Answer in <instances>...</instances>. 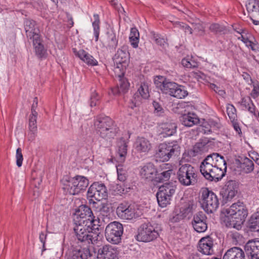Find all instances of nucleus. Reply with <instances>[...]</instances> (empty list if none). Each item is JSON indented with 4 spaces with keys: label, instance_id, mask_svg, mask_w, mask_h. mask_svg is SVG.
<instances>
[{
    "label": "nucleus",
    "instance_id": "obj_15",
    "mask_svg": "<svg viewBox=\"0 0 259 259\" xmlns=\"http://www.w3.org/2000/svg\"><path fill=\"white\" fill-rule=\"evenodd\" d=\"M154 83L163 93L170 96H171L175 87H177V83L170 81L162 76H156L154 79Z\"/></svg>",
    "mask_w": 259,
    "mask_h": 259
},
{
    "label": "nucleus",
    "instance_id": "obj_17",
    "mask_svg": "<svg viewBox=\"0 0 259 259\" xmlns=\"http://www.w3.org/2000/svg\"><path fill=\"white\" fill-rule=\"evenodd\" d=\"M195 205L193 200H188L182 203L179 212L172 218L174 222H179L191 214L194 209Z\"/></svg>",
    "mask_w": 259,
    "mask_h": 259
},
{
    "label": "nucleus",
    "instance_id": "obj_37",
    "mask_svg": "<svg viewBox=\"0 0 259 259\" xmlns=\"http://www.w3.org/2000/svg\"><path fill=\"white\" fill-rule=\"evenodd\" d=\"M188 94V93L187 91L185 89L184 86L180 85L177 84V87H175L171 96L178 99H182L186 97Z\"/></svg>",
    "mask_w": 259,
    "mask_h": 259
},
{
    "label": "nucleus",
    "instance_id": "obj_27",
    "mask_svg": "<svg viewBox=\"0 0 259 259\" xmlns=\"http://www.w3.org/2000/svg\"><path fill=\"white\" fill-rule=\"evenodd\" d=\"M130 83L126 78H120L117 85L111 88V93L115 96L124 94L128 91Z\"/></svg>",
    "mask_w": 259,
    "mask_h": 259
},
{
    "label": "nucleus",
    "instance_id": "obj_3",
    "mask_svg": "<svg viewBox=\"0 0 259 259\" xmlns=\"http://www.w3.org/2000/svg\"><path fill=\"white\" fill-rule=\"evenodd\" d=\"M95 229L85 224H75L73 230L78 241L94 244L101 239L98 227H95Z\"/></svg>",
    "mask_w": 259,
    "mask_h": 259
},
{
    "label": "nucleus",
    "instance_id": "obj_59",
    "mask_svg": "<svg viewBox=\"0 0 259 259\" xmlns=\"http://www.w3.org/2000/svg\"><path fill=\"white\" fill-rule=\"evenodd\" d=\"M100 210L101 213H103V215H107V214L110 211V208L108 204L107 203H102Z\"/></svg>",
    "mask_w": 259,
    "mask_h": 259
},
{
    "label": "nucleus",
    "instance_id": "obj_2",
    "mask_svg": "<svg viewBox=\"0 0 259 259\" xmlns=\"http://www.w3.org/2000/svg\"><path fill=\"white\" fill-rule=\"evenodd\" d=\"M94 128L96 133L101 138L111 141L118 132V127L109 117L99 115L94 119Z\"/></svg>",
    "mask_w": 259,
    "mask_h": 259
},
{
    "label": "nucleus",
    "instance_id": "obj_32",
    "mask_svg": "<svg viewBox=\"0 0 259 259\" xmlns=\"http://www.w3.org/2000/svg\"><path fill=\"white\" fill-rule=\"evenodd\" d=\"M162 130L161 134L165 135L166 136H171L176 132L177 128V124L172 122L162 123L159 125Z\"/></svg>",
    "mask_w": 259,
    "mask_h": 259
},
{
    "label": "nucleus",
    "instance_id": "obj_9",
    "mask_svg": "<svg viewBox=\"0 0 259 259\" xmlns=\"http://www.w3.org/2000/svg\"><path fill=\"white\" fill-rule=\"evenodd\" d=\"M201 203L202 207L207 213L213 212L219 206L217 196L207 188L201 190Z\"/></svg>",
    "mask_w": 259,
    "mask_h": 259
},
{
    "label": "nucleus",
    "instance_id": "obj_42",
    "mask_svg": "<svg viewBox=\"0 0 259 259\" xmlns=\"http://www.w3.org/2000/svg\"><path fill=\"white\" fill-rule=\"evenodd\" d=\"M156 197L158 203L161 207H165L167 205L170 203L171 198L164 195V194L162 195L157 192Z\"/></svg>",
    "mask_w": 259,
    "mask_h": 259
},
{
    "label": "nucleus",
    "instance_id": "obj_51",
    "mask_svg": "<svg viewBox=\"0 0 259 259\" xmlns=\"http://www.w3.org/2000/svg\"><path fill=\"white\" fill-rule=\"evenodd\" d=\"M100 97L99 95L94 92L92 93L90 98V105L91 107L96 106L99 104Z\"/></svg>",
    "mask_w": 259,
    "mask_h": 259
},
{
    "label": "nucleus",
    "instance_id": "obj_11",
    "mask_svg": "<svg viewBox=\"0 0 259 259\" xmlns=\"http://www.w3.org/2000/svg\"><path fill=\"white\" fill-rule=\"evenodd\" d=\"M107 196L108 191L106 187L104 184L99 182L93 183L87 192V197L90 198L89 200L90 202L94 200L100 201L106 199Z\"/></svg>",
    "mask_w": 259,
    "mask_h": 259
},
{
    "label": "nucleus",
    "instance_id": "obj_33",
    "mask_svg": "<svg viewBox=\"0 0 259 259\" xmlns=\"http://www.w3.org/2000/svg\"><path fill=\"white\" fill-rule=\"evenodd\" d=\"M128 141L127 139H125L122 137L119 139L117 143L118 146V154L120 156L121 160H124L126 154L127 150V144Z\"/></svg>",
    "mask_w": 259,
    "mask_h": 259
},
{
    "label": "nucleus",
    "instance_id": "obj_20",
    "mask_svg": "<svg viewBox=\"0 0 259 259\" xmlns=\"http://www.w3.org/2000/svg\"><path fill=\"white\" fill-rule=\"evenodd\" d=\"M98 259H118L116 248L110 245L100 248L97 253Z\"/></svg>",
    "mask_w": 259,
    "mask_h": 259
},
{
    "label": "nucleus",
    "instance_id": "obj_4",
    "mask_svg": "<svg viewBox=\"0 0 259 259\" xmlns=\"http://www.w3.org/2000/svg\"><path fill=\"white\" fill-rule=\"evenodd\" d=\"M177 172V178L180 183L184 186L195 185L198 181V172L190 164H180Z\"/></svg>",
    "mask_w": 259,
    "mask_h": 259
},
{
    "label": "nucleus",
    "instance_id": "obj_45",
    "mask_svg": "<svg viewBox=\"0 0 259 259\" xmlns=\"http://www.w3.org/2000/svg\"><path fill=\"white\" fill-rule=\"evenodd\" d=\"M227 112L228 115L231 120V121H234L237 118V114H236V109L235 107L232 104H228L227 107Z\"/></svg>",
    "mask_w": 259,
    "mask_h": 259
},
{
    "label": "nucleus",
    "instance_id": "obj_24",
    "mask_svg": "<svg viewBox=\"0 0 259 259\" xmlns=\"http://www.w3.org/2000/svg\"><path fill=\"white\" fill-rule=\"evenodd\" d=\"M213 239L209 236H207L200 240L198 250L204 254L210 255L213 253Z\"/></svg>",
    "mask_w": 259,
    "mask_h": 259
},
{
    "label": "nucleus",
    "instance_id": "obj_14",
    "mask_svg": "<svg viewBox=\"0 0 259 259\" xmlns=\"http://www.w3.org/2000/svg\"><path fill=\"white\" fill-rule=\"evenodd\" d=\"M116 213L119 218L124 220H132L138 217L135 205L128 202L119 204L116 208Z\"/></svg>",
    "mask_w": 259,
    "mask_h": 259
},
{
    "label": "nucleus",
    "instance_id": "obj_53",
    "mask_svg": "<svg viewBox=\"0 0 259 259\" xmlns=\"http://www.w3.org/2000/svg\"><path fill=\"white\" fill-rule=\"evenodd\" d=\"M193 30L198 32L199 35H203L204 32V28L200 23H192Z\"/></svg>",
    "mask_w": 259,
    "mask_h": 259
},
{
    "label": "nucleus",
    "instance_id": "obj_34",
    "mask_svg": "<svg viewBox=\"0 0 259 259\" xmlns=\"http://www.w3.org/2000/svg\"><path fill=\"white\" fill-rule=\"evenodd\" d=\"M244 109L247 110L250 113L255 114V106L250 97H244L238 102Z\"/></svg>",
    "mask_w": 259,
    "mask_h": 259
},
{
    "label": "nucleus",
    "instance_id": "obj_43",
    "mask_svg": "<svg viewBox=\"0 0 259 259\" xmlns=\"http://www.w3.org/2000/svg\"><path fill=\"white\" fill-rule=\"evenodd\" d=\"M248 227L252 231H258L259 218L253 214L249 220Z\"/></svg>",
    "mask_w": 259,
    "mask_h": 259
},
{
    "label": "nucleus",
    "instance_id": "obj_41",
    "mask_svg": "<svg viewBox=\"0 0 259 259\" xmlns=\"http://www.w3.org/2000/svg\"><path fill=\"white\" fill-rule=\"evenodd\" d=\"M36 121H29L28 140L33 141L37 133Z\"/></svg>",
    "mask_w": 259,
    "mask_h": 259
},
{
    "label": "nucleus",
    "instance_id": "obj_60",
    "mask_svg": "<svg viewBox=\"0 0 259 259\" xmlns=\"http://www.w3.org/2000/svg\"><path fill=\"white\" fill-rule=\"evenodd\" d=\"M230 236L233 241L235 242L236 243H239V242L241 241L242 238V236L237 232L232 233Z\"/></svg>",
    "mask_w": 259,
    "mask_h": 259
},
{
    "label": "nucleus",
    "instance_id": "obj_1",
    "mask_svg": "<svg viewBox=\"0 0 259 259\" xmlns=\"http://www.w3.org/2000/svg\"><path fill=\"white\" fill-rule=\"evenodd\" d=\"M227 215L224 222L228 228L239 230L242 228L248 215V209L245 204L240 201L232 204L226 210Z\"/></svg>",
    "mask_w": 259,
    "mask_h": 259
},
{
    "label": "nucleus",
    "instance_id": "obj_23",
    "mask_svg": "<svg viewBox=\"0 0 259 259\" xmlns=\"http://www.w3.org/2000/svg\"><path fill=\"white\" fill-rule=\"evenodd\" d=\"M238 189V183L234 180H230L226 182L224 187L223 198L226 201H230L236 195Z\"/></svg>",
    "mask_w": 259,
    "mask_h": 259
},
{
    "label": "nucleus",
    "instance_id": "obj_30",
    "mask_svg": "<svg viewBox=\"0 0 259 259\" xmlns=\"http://www.w3.org/2000/svg\"><path fill=\"white\" fill-rule=\"evenodd\" d=\"M31 40H32L35 55L39 58H45L47 54V50L42 43L41 36H39L38 38H34Z\"/></svg>",
    "mask_w": 259,
    "mask_h": 259
},
{
    "label": "nucleus",
    "instance_id": "obj_26",
    "mask_svg": "<svg viewBox=\"0 0 259 259\" xmlns=\"http://www.w3.org/2000/svg\"><path fill=\"white\" fill-rule=\"evenodd\" d=\"M136 151L140 153H147L151 149L150 141L143 137H138L135 143Z\"/></svg>",
    "mask_w": 259,
    "mask_h": 259
},
{
    "label": "nucleus",
    "instance_id": "obj_46",
    "mask_svg": "<svg viewBox=\"0 0 259 259\" xmlns=\"http://www.w3.org/2000/svg\"><path fill=\"white\" fill-rule=\"evenodd\" d=\"M113 70L114 72L115 76L118 77L119 79L124 78L126 66H113Z\"/></svg>",
    "mask_w": 259,
    "mask_h": 259
},
{
    "label": "nucleus",
    "instance_id": "obj_55",
    "mask_svg": "<svg viewBox=\"0 0 259 259\" xmlns=\"http://www.w3.org/2000/svg\"><path fill=\"white\" fill-rule=\"evenodd\" d=\"M251 38L254 39V40L253 41L252 40L250 39V40L248 41V44L246 46L250 47L252 51H259L258 43L254 39V37H251Z\"/></svg>",
    "mask_w": 259,
    "mask_h": 259
},
{
    "label": "nucleus",
    "instance_id": "obj_16",
    "mask_svg": "<svg viewBox=\"0 0 259 259\" xmlns=\"http://www.w3.org/2000/svg\"><path fill=\"white\" fill-rule=\"evenodd\" d=\"M158 173L156 166L152 162H148L141 166L139 175L142 179L150 182L155 180V176Z\"/></svg>",
    "mask_w": 259,
    "mask_h": 259
},
{
    "label": "nucleus",
    "instance_id": "obj_8",
    "mask_svg": "<svg viewBox=\"0 0 259 259\" xmlns=\"http://www.w3.org/2000/svg\"><path fill=\"white\" fill-rule=\"evenodd\" d=\"M159 233L156 227L150 223H145L140 225L138 229V234L135 236L138 241L150 242L156 239Z\"/></svg>",
    "mask_w": 259,
    "mask_h": 259
},
{
    "label": "nucleus",
    "instance_id": "obj_10",
    "mask_svg": "<svg viewBox=\"0 0 259 259\" xmlns=\"http://www.w3.org/2000/svg\"><path fill=\"white\" fill-rule=\"evenodd\" d=\"M123 232V225L119 222L114 221L109 223L105 228V237L107 240L113 244H118L121 241Z\"/></svg>",
    "mask_w": 259,
    "mask_h": 259
},
{
    "label": "nucleus",
    "instance_id": "obj_18",
    "mask_svg": "<svg viewBox=\"0 0 259 259\" xmlns=\"http://www.w3.org/2000/svg\"><path fill=\"white\" fill-rule=\"evenodd\" d=\"M192 224L194 229L198 233L204 232L207 229V217L202 211H199L193 217Z\"/></svg>",
    "mask_w": 259,
    "mask_h": 259
},
{
    "label": "nucleus",
    "instance_id": "obj_64",
    "mask_svg": "<svg viewBox=\"0 0 259 259\" xmlns=\"http://www.w3.org/2000/svg\"><path fill=\"white\" fill-rule=\"evenodd\" d=\"M129 39L131 45L134 48H138L139 42V38H135L134 37L132 38L131 37H129Z\"/></svg>",
    "mask_w": 259,
    "mask_h": 259
},
{
    "label": "nucleus",
    "instance_id": "obj_5",
    "mask_svg": "<svg viewBox=\"0 0 259 259\" xmlns=\"http://www.w3.org/2000/svg\"><path fill=\"white\" fill-rule=\"evenodd\" d=\"M63 189L66 194L75 195L84 191L88 186L89 182L87 178L81 176H76L63 180Z\"/></svg>",
    "mask_w": 259,
    "mask_h": 259
},
{
    "label": "nucleus",
    "instance_id": "obj_61",
    "mask_svg": "<svg viewBox=\"0 0 259 259\" xmlns=\"http://www.w3.org/2000/svg\"><path fill=\"white\" fill-rule=\"evenodd\" d=\"M201 128L204 134H208L212 132L208 122H203L201 126Z\"/></svg>",
    "mask_w": 259,
    "mask_h": 259
},
{
    "label": "nucleus",
    "instance_id": "obj_6",
    "mask_svg": "<svg viewBox=\"0 0 259 259\" xmlns=\"http://www.w3.org/2000/svg\"><path fill=\"white\" fill-rule=\"evenodd\" d=\"M181 147L177 142L163 143L158 146L155 156L157 160L167 161L172 156H178Z\"/></svg>",
    "mask_w": 259,
    "mask_h": 259
},
{
    "label": "nucleus",
    "instance_id": "obj_7",
    "mask_svg": "<svg viewBox=\"0 0 259 259\" xmlns=\"http://www.w3.org/2000/svg\"><path fill=\"white\" fill-rule=\"evenodd\" d=\"M74 221L75 224H85V225L91 226L94 229L95 227L99 226L95 224L97 221L95 219L91 208L85 205L79 206L75 212Z\"/></svg>",
    "mask_w": 259,
    "mask_h": 259
},
{
    "label": "nucleus",
    "instance_id": "obj_52",
    "mask_svg": "<svg viewBox=\"0 0 259 259\" xmlns=\"http://www.w3.org/2000/svg\"><path fill=\"white\" fill-rule=\"evenodd\" d=\"M153 105L154 108V113L157 116H162L164 113V109L161 105L156 101H153Z\"/></svg>",
    "mask_w": 259,
    "mask_h": 259
},
{
    "label": "nucleus",
    "instance_id": "obj_44",
    "mask_svg": "<svg viewBox=\"0 0 259 259\" xmlns=\"http://www.w3.org/2000/svg\"><path fill=\"white\" fill-rule=\"evenodd\" d=\"M246 8L249 12L259 13V0H249L246 5Z\"/></svg>",
    "mask_w": 259,
    "mask_h": 259
},
{
    "label": "nucleus",
    "instance_id": "obj_35",
    "mask_svg": "<svg viewBox=\"0 0 259 259\" xmlns=\"http://www.w3.org/2000/svg\"><path fill=\"white\" fill-rule=\"evenodd\" d=\"M128 60L127 53L122 49H119L113 57V61L116 65H122L126 63Z\"/></svg>",
    "mask_w": 259,
    "mask_h": 259
},
{
    "label": "nucleus",
    "instance_id": "obj_13",
    "mask_svg": "<svg viewBox=\"0 0 259 259\" xmlns=\"http://www.w3.org/2000/svg\"><path fill=\"white\" fill-rule=\"evenodd\" d=\"M200 166H205L207 169L213 167L227 168V163L223 156L217 153H213L205 158L201 162Z\"/></svg>",
    "mask_w": 259,
    "mask_h": 259
},
{
    "label": "nucleus",
    "instance_id": "obj_58",
    "mask_svg": "<svg viewBox=\"0 0 259 259\" xmlns=\"http://www.w3.org/2000/svg\"><path fill=\"white\" fill-rule=\"evenodd\" d=\"M210 125L211 131H217L221 127V124L220 123L215 121L213 120H209L208 121Z\"/></svg>",
    "mask_w": 259,
    "mask_h": 259
},
{
    "label": "nucleus",
    "instance_id": "obj_31",
    "mask_svg": "<svg viewBox=\"0 0 259 259\" xmlns=\"http://www.w3.org/2000/svg\"><path fill=\"white\" fill-rule=\"evenodd\" d=\"M176 188V186L172 183H165L159 187L157 192L171 198L175 193Z\"/></svg>",
    "mask_w": 259,
    "mask_h": 259
},
{
    "label": "nucleus",
    "instance_id": "obj_49",
    "mask_svg": "<svg viewBox=\"0 0 259 259\" xmlns=\"http://www.w3.org/2000/svg\"><path fill=\"white\" fill-rule=\"evenodd\" d=\"M37 104L35 103H33L31 108V114L29 117V121H36L38 114L36 109L37 107Z\"/></svg>",
    "mask_w": 259,
    "mask_h": 259
},
{
    "label": "nucleus",
    "instance_id": "obj_57",
    "mask_svg": "<svg viewBox=\"0 0 259 259\" xmlns=\"http://www.w3.org/2000/svg\"><path fill=\"white\" fill-rule=\"evenodd\" d=\"M117 172L118 180L121 182H124L126 179V177L124 170L122 168L117 167Z\"/></svg>",
    "mask_w": 259,
    "mask_h": 259
},
{
    "label": "nucleus",
    "instance_id": "obj_39",
    "mask_svg": "<svg viewBox=\"0 0 259 259\" xmlns=\"http://www.w3.org/2000/svg\"><path fill=\"white\" fill-rule=\"evenodd\" d=\"M138 93L143 99H146L149 97V85L147 82H143L141 83L136 94H138Z\"/></svg>",
    "mask_w": 259,
    "mask_h": 259
},
{
    "label": "nucleus",
    "instance_id": "obj_36",
    "mask_svg": "<svg viewBox=\"0 0 259 259\" xmlns=\"http://www.w3.org/2000/svg\"><path fill=\"white\" fill-rule=\"evenodd\" d=\"M94 21L92 22V26L94 29V34L95 37V41H98L100 32V20L99 15L94 14L93 15Z\"/></svg>",
    "mask_w": 259,
    "mask_h": 259
},
{
    "label": "nucleus",
    "instance_id": "obj_29",
    "mask_svg": "<svg viewBox=\"0 0 259 259\" xmlns=\"http://www.w3.org/2000/svg\"><path fill=\"white\" fill-rule=\"evenodd\" d=\"M181 123L185 126L191 127L199 122V119L197 115L191 112L184 114L180 117Z\"/></svg>",
    "mask_w": 259,
    "mask_h": 259
},
{
    "label": "nucleus",
    "instance_id": "obj_28",
    "mask_svg": "<svg viewBox=\"0 0 259 259\" xmlns=\"http://www.w3.org/2000/svg\"><path fill=\"white\" fill-rule=\"evenodd\" d=\"M223 259H245V255L241 248L233 247L227 250Z\"/></svg>",
    "mask_w": 259,
    "mask_h": 259
},
{
    "label": "nucleus",
    "instance_id": "obj_25",
    "mask_svg": "<svg viewBox=\"0 0 259 259\" xmlns=\"http://www.w3.org/2000/svg\"><path fill=\"white\" fill-rule=\"evenodd\" d=\"M170 165L168 163H163L160 165V168L162 171L157 173L155 176V181L161 183L164 181H168L172 172V169L170 168Z\"/></svg>",
    "mask_w": 259,
    "mask_h": 259
},
{
    "label": "nucleus",
    "instance_id": "obj_47",
    "mask_svg": "<svg viewBox=\"0 0 259 259\" xmlns=\"http://www.w3.org/2000/svg\"><path fill=\"white\" fill-rule=\"evenodd\" d=\"M251 84L253 87V89L250 95L252 98L255 99L259 97V82L257 80L251 81Z\"/></svg>",
    "mask_w": 259,
    "mask_h": 259
},
{
    "label": "nucleus",
    "instance_id": "obj_21",
    "mask_svg": "<svg viewBox=\"0 0 259 259\" xmlns=\"http://www.w3.org/2000/svg\"><path fill=\"white\" fill-rule=\"evenodd\" d=\"M72 52L76 57L87 65H98V61L89 52L83 49L72 48Z\"/></svg>",
    "mask_w": 259,
    "mask_h": 259
},
{
    "label": "nucleus",
    "instance_id": "obj_56",
    "mask_svg": "<svg viewBox=\"0 0 259 259\" xmlns=\"http://www.w3.org/2000/svg\"><path fill=\"white\" fill-rule=\"evenodd\" d=\"M153 39L154 40L155 43L159 46H162L164 45V39L161 37L158 34L154 33L153 34Z\"/></svg>",
    "mask_w": 259,
    "mask_h": 259
},
{
    "label": "nucleus",
    "instance_id": "obj_54",
    "mask_svg": "<svg viewBox=\"0 0 259 259\" xmlns=\"http://www.w3.org/2000/svg\"><path fill=\"white\" fill-rule=\"evenodd\" d=\"M16 164L18 167L21 166L23 160L22 149L20 148H17L16 150Z\"/></svg>",
    "mask_w": 259,
    "mask_h": 259
},
{
    "label": "nucleus",
    "instance_id": "obj_62",
    "mask_svg": "<svg viewBox=\"0 0 259 259\" xmlns=\"http://www.w3.org/2000/svg\"><path fill=\"white\" fill-rule=\"evenodd\" d=\"M90 254V252L89 249H85L83 251H79L78 252L79 258L81 259H87L89 255Z\"/></svg>",
    "mask_w": 259,
    "mask_h": 259
},
{
    "label": "nucleus",
    "instance_id": "obj_38",
    "mask_svg": "<svg viewBox=\"0 0 259 259\" xmlns=\"http://www.w3.org/2000/svg\"><path fill=\"white\" fill-rule=\"evenodd\" d=\"M206 146L202 142L197 143L190 151L191 155L193 157L201 154L206 150Z\"/></svg>",
    "mask_w": 259,
    "mask_h": 259
},
{
    "label": "nucleus",
    "instance_id": "obj_19",
    "mask_svg": "<svg viewBox=\"0 0 259 259\" xmlns=\"http://www.w3.org/2000/svg\"><path fill=\"white\" fill-rule=\"evenodd\" d=\"M24 26L26 36L29 39L38 38L41 36L39 30L36 26V22L33 20L25 19L24 21Z\"/></svg>",
    "mask_w": 259,
    "mask_h": 259
},
{
    "label": "nucleus",
    "instance_id": "obj_63",
    "mask_svg": "<svg viewBox=\"0 0 259 259\" xmlns=\"http://www.w3.org/2000/svg\"><path fill=\"white\" fill-rule=\"evenodd\" d=\"M130 37H134L135 38L140 37V34L138 30L136 27H133L131 29Z\"/></svg>",
    "mask_w": 259,
    "mask_h": 259
},
{
    "label": "nucleus",
    "instance_id": "obj_12",
    "mask_svg": "<svg viewBox=\"0 0 259 259\" xmlns=\"http://www.w3.org/2000/svg\"><path fill=\"white\" fill-rule=\"evenodd\" d=\"M227 168L213 167L207 169L205 166H200V171L205 179L210 182H218L225 175Z\"/></svg>",
    "mask_w": 259,
    "mask_h": 259
},
{
    "label": "nucleus",
    "instance_id": "obj_22",
    "mask_svg": "<svg viewBox=\"0 0 259 259\" xmlns=\"http://www.w3.org/2000/svg\"><path fill=\"white\" fill-rule=\"evenodd\" d=\"M244 250L249 259H259V240H249Z\"/></svg>",
    "mask_w": 259,
    "mask_h": 259
},
{
    "label": "nucleus",
    "instance_id": "obj_40",
    "mask_svg": "<svg viewBox=\"0 0 259 259\" xmlns=\"http://www.w3.org/2000/svg\"><path fill=\"white\" fill-rule=\"evenodd\" d=\"M241 167L245 173H249L254 169V163L251 160L245 158L241 164Z\"/></svg>",
    "mask_w": 259,
    "mask_h": 259
},
{
    "label": "nucleus",
    "instance_id": "obj_48",
    "mask_svg": "<svg viewBox=\"0 0 259 259\" xmlns=\"http://www.w3.org/2000/svg\"><path fill=\"white\" fill-rule=\"evenodd\" d=\"M109 39V47L115 49L118 45V39L116 38L115 33L114 32L110 33Z\"/></svg>",
    "mask_w": 259,
    "mask_h": 259
},
{
    "label": "nucleus",
    "instance_id": "obj_50",
    "mask_svg": "<svg viewBox=\"0 0 259 259\" xmlns=\"http://www.w3.org/2000/svg\"><path fill=\"white\" fill-rule=\"evenodd\" d=\"M209 30L213 33H221L225 30V28L218 23H213L209 26Z\"/></svg>",
    "mask_w": 259,
    "mask_h": 259
}]
</instances>
